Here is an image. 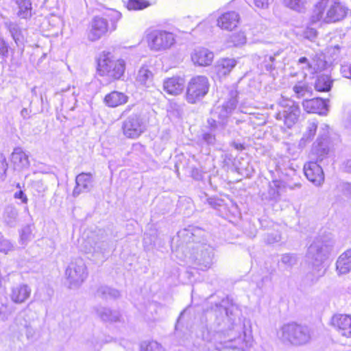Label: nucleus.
Listing matches in <instances>:
<instances>
[{"mask_svg": "<svg viewBox=\"0 0 351 351\" xmlns=\"http://www.w3.org/2000/svg\"><path fill=\"white\" fill-rule=\"evenodd\" d=\"M213 326L202 332L204 351L221 348L245 350L252 346V337L247 335L245 325L241 320L240 311L237 306H217Z\"/></svg>", "mask_w": 351, "mask_h": 351, "instance_id": "f257e3e1", "label": "nucleus"}, {"mask_svg": "<svg viewBox=\"0 0 351 351\" xmlns=\"http://www.w3.org/2000/svg\"><path fill=\"white\" fill-rule=\"evenodd\" d=\"M204 234V230L195 226H189L178 233V237L182 239L186 243L196 242L195 245L189 247L193 251L190 258L194 260L201 269H206L210 267L213 256V248L210 245L197 241Z\"/></svg>", "mask_w": 351, "mask_h": 351, "instance_id": "f03ea898", "label": "nucleus"}, {"mask_svg": "<svg viewBox=\"0 0 351 351\" xmlns=\"http://www.w3.org/2000/svg\"><path fill=\"white\" fill-rule=\"evenodd\" d=\"M330 247L331 242L324 241L321 239H315L308 247L306 258L312 265V269L306 275L307 281L313 283L324 275L326 269L322 263L328 254Z\"/></svg>", "mask_w": 351, "mask_h": 351, "instance_id": "7ed1b4c3", "label": "nucleus"}, {"mask_svg": "<svg viewBox=\"0 0 351 351\" xmlns=\"http://www.w3.org/2000/svg\"><path fill=\"white\" fill-rule=\"evenodd\" d=\"M348 9L340 2L333 0H321L313 10L311 21L315 23L323 21L334 23L342 20L347 14Z\"/></svg>", "mask_w": 351, "mask_h": 351, "instance_id": "20e7f679", "label": "nucleus"}, {"mask_svg": "<svg viewBox=\"0 0 351 351\" xmlns=\"http://www.w3.org/2000/svg\"><path fill=\"white\" fill-rule=\"evenodd\" d=\"M278 337L285 343L301 346L309 342L311 333L307 326L290 322L280 328Z\"/></svg>", "mask_w": 351, "mask_h": 351, "instance_id": "39448f33", "label": "nucleus"}, {"mask_svg": "<svg viewBox=\"0 0 351 351\" xmlns=\"http://www.w3.org/2000/svg\"><path fill=\"white\" fill-rule=\"evenodd\" d=\"M125 63L121 59L115 60L110 52L103 51L97 59V73L108 80H119L123 75Z\"/></svg>", "mask_w": 351, "mask_h": 351, "instance_id": "423d86ee", "label": "nucleus"}, {"mask_svg": "<svg viewBox=\"0 0 351 351\" xmlns=\"http://www.w3.org/2000/svg\"><path fill=\"white\" fill-rule=\"evenodd\" d=\"M82 248L85 253L95 258H100L109 252L110 244L105 232L99 230L87 235L82 244Z\"/></svg>", "mask_w": 351, "mask_h": 351, "instance_id": "0eeeda50", "label": "nucleus"}, {"mask_svg": "<svg viewBox=\"0 0 351 351\" xmlns=\"http://www.w3.org/2000/svg\"><path fill=\"white\" fill-rule=\"evenodd\" d=\"M278 105L280 109L276 114V119L282 121L287 128H291L298 122L300 116L301 111L298 104L292 99L282 97L278 101Z\"/></svg>", "mask_w": 351, "mask_h": 351, "instance_id": "6e6552de", "label": "nucleus"}, {"mask_svg": "<svg viewBox=\"0 0 351 351\" xmlns=\"http://www.w3.org/2000/svg\"><path fill=\"white\" fill-rule=\"evenodd\" d=\"M66 282L70 289L80 287L88 277L86 265L82 258L71 261L65 270Z\"/></svg>", "mask_w": 351, "mask_h": 351, "instance_id": "1a4fd4ad", "label": "nucleus"}, {"mask_svg": "<svg viewBox=\"0 0 351 351\" xmlns=\"http://www.w3.org/2000/svg\"><path fill=\"white\" fill-rule=\"evenodd\" d=\"M146 40L148 47L153 51L167 50L176 43V37L173 33L161 29L149 31Z\"/></svg>", "mask_w": 351, "mask_h": 351, "instance_id": "9d476101", "label": "nucleus"}, {"mask_svg": "<svg viewBox=\"0 0 351 351\" xmlns=\"http://www.w3.org/2000/svg\"><path fill=\"white\" fill-rule=\"evenodd\" d=\"M210 83L207 77L197 75L191 79L186 90V100L191 104H195L204 97L208 93Z\"/></svg>", "mask_w": 351, "mask_h": 351, "instance_id": "9b49d317", "label": "nucleus"}, {"mask_svg": "<svg viewBox=\"0 0 351 351\" xmlns=\"http://www.w3.org/2000/svg\"><path fill=\"white\" fill-rule=\"evenodd\" d=\"M146 128L147 122L145 119L137 114L128 117L122 125L124 135L130 138L138 137L145 131Z\"/></svg>", "mask_w": 351, "mask_h": 351, "instance_id": "f8f14e48", "label": "nucleus"}, {"mask_svg": "<svg viewBox=\"0 0 351 351\" xmlns=\"http://www.w3.org/2000/svg\"><path fill=\"white\" fill-rule=\"evenodd\" d=\"M116 27L114 22L112 23L111 27L110 28L106 19L95 16L90 23L87 38L91 42L97 41L104 36L109 29L114 31L116 29Z\"/></svg>", "mask_w": 351, "mask_h": 351, "instance_id": "ddd939ff", "label": "nucleus"}, {"mask_svg": "<svg viewBox=\"0 0 351 351\" xmlns=\"http://www.w3.org/2000/svg\"><path fill=\"white\" fill-rule=\"evenodd\" d=\"M330 324L341 335L351 337V315L335 314L330 319Z\"/></svg>", "mask_w": 351, "mask_h": 351, "instance_id": "4468645a", "label": "nucleus"}, {"mask_svg": "<svg viewBox=\"0 0 351 351\" xmlns=\"http://www.w3.org/2000/svg\"><path fill=\"white\" fill-rule=\"evenodd\" d=\"M306 178L315 186H320L324 181L322 168L317 162H308L304 166Z\"/></svg>", "mask_w": 351, "mask_h": 351, "instance_id": "2eb2a0df", "label": "nucleus"}, {"mask_svg": "<svg viewBox=\"0 0 351 351\" xmlns=\"http://www.w3.org/2000/svg\"><path fill=\"white\" fill-rule=\"evenodd\" d=\"M302 107L308 113H317L326 115L328 111L326 100L319 97L305 99L302 101Z\"/></svg>", "mask_w": 351, "mask_h": 351, "instance_id": "dca6fc26", "label": "nucleus"}, {"mask_svg": "<svg viewBox=\"0 0 351 351\" xmlns=\"http://www.w3.org/2000/svg\"><path fill=\"white\" fill-rule=\"evenodd\" d=\"M237 93L232 91L230 95V98L226 101L221 106H219L216 110V113L218 114L219 119L223 123L226 121L235 110L237 106Z\"/></svg>", "mask_w": 351, "mask_h": 351, "instance_id": "f3484780", "label": "nucleus"}, {"mask_svg": "<svg viewBox=\"0 0 351 351\" xmlns=\"http://www.w3.org/2000/svg\"><path fill=\"white\" fill-rule=\"evenodd\" d=\"M239 22V14L234 11H231L223 13L218 18L217 25L222 29L232 31L237 27Z\"/></svg>", "mask_w": 351, "mask_h": 351, "instance_id": "a211bd4d", "label": "nucleus"}, {"mask_svg": "<svg viewBox=\"0 0 351 351\" xmlns=\"http://www.w3.org/2000/svg\"><path fill=\"white\" fill-rule=\"evenodd\" d=\"M10 160L14 169L17 170L28 169L30 165L29 155L20 147L14 149Z\"/></svg>", "mask_w": 351, "mask_h": 351, "instance_id": "6ab92c4d", "label": "nucleus"}, {"mask_svg": "<svg viewBox=\"0 0 351 351\" xmlns=\"http://www.w3.org/2000/svg\"><path fill=\"white\" fill-rule=\"evenodd\" d=\"M184 79L178 76L167 78L163 82L164 90L172 95L181 94L184 90Z\"/></svg>", "mask_w": 351, "mask_h": 351, "instance_id": "aec40b11", "label": "nucleus"}, {"mask_svg": "<svg viewBox=\"0 0 351 351\" xmlns=\"http://www.w3.org/2000/svg\"><path fill=\"white\" fill-rule=\"evenodd\" d=\"M191 56L194 64L201 66L210 65L214 58L213 53L205 48L195 49Z\"/></svg>", "mask_w": 351, "mask_h": 351, "instance_id": "412c9836", "label": "nucleus"}, {"mask_svg": "<svg viewBox=\"0 0 351 351\" xmlns=\"http://www.w3.org/2000/svg\"><path fill=\"white\" fill-rule=\"evenodd\" d=\"M237 61L234 58H221L215 65V71L219 77H223L230 73L236 66Z\"/></svg>", "mask_w": 351, "mask_h": 351, "instance_id": "4be33fe9", "label": "nucleus"}, {"mask_svg": "<svg viewBox=\"0 0 351 351\" xmlns=\"http://www.w3.org/2000/svg\"><path fill=\"white\" fill-rule=\"evenodd\" d=\"M92 175L88 173H82L75 179L76 186L74 188L73 195L76 197L82 192L88 191L92 187Z\"/></svg>", "mask_w": 351, "mask_h": 351, "instance_id": "5701e85b", "label": "nucleus"}, {"mask_svg": "<svg viewBox=\"0 0 351 351\" xmlns=\"http://www.w3.org/2000/svg\"><path fill=\"white\" fill-rule=\"evenodd\" d=\"M31 289L27 285H18L12 288L10 298L16 304H21L27 300L31 294Z\"/></svg>", "mask_w": 351, "mask_h": 351, "instance_id": "b1692460", "label": "nucleus"}, {"mask_svg": "<svg viewBox=\"0 0 351 351\" xmlns=\"http://www.w3.org/2000/svg\"><path fill=\"white\" fill-rule=\"evenodd\" d=\"M128 99L125 93L114 90L105 96L104 102L108 107L116 108L126 104Z\"/></svg>", "mask_w": 351, "mask_h": 351, "instance_id": "393cba45", "label": "nucleus"}, {"mask_svg": "<svg viewBox=\"0 0 351 351\" xmlns=\"http://www.w3.org/2000/svg\"><path fill=\"white\" fill-rule=\"evenodd\" d=\"M336 268L339 274H346L351 271V249L346 251L338 258Z\"/></svg>", "mask_w": 351, "mask_h": 351, "instance_id": "a878e982", "label": "nucleus"}, {"mask_svg": "<svg viewBox=\"0 0 351 351\" xmlns=\"http://www.w3.org/2000/svg\"><path fill=\"white\" fill-rule=\"evenodd\" d=\"M95 311L97 315L104 322H116L119 321L121 317L119 311H111L106 307L99 306Z\"/></svg>", "mask_w": 351, "mask_h": 351, "instance_id": "bb28decb", "label": "nucleus"}, {"mask_svg": "<svg viewBox=\"0 0 351 351\" xmlns=\"http://www.w3.org/2000/svg\"><path fill=\"white\" fill-rule=\"evenodd\" d=\"M154 78L152 71L147 66H142L136 76V81L142 86L149 87L152 85Z\"/></svg>", "mask_w": 351, "mask_h": 351, "instance_id": "cd10ccee", "label": "nucleus"}, {"mask_svg": "<svg viewBox=\"0 0 351 351\" xmlns=\"http://www.w3.org/2000/svg\"><path fill=\"white\" fill-rule=\"evenodd\" d=\"M18 216L17 209L13 206H8L5 208L3 211V222L9 227H15L18 222Z\"/></svg>", "mask_w": 351, "mask_h": 351, "instance_id": "c85d7f7f", "label": "nucleus"}, {"mask_svg": "<svg viewBox=\"0 0 351 351\" xmlns=\"http://www.w3.org/2000/svg\"><path fill=\"white\" fill-rule=\"evenodd\" d=\"M325 141L322 137H318L316 142L313 144V152L317 155V162H322L328 154L329 148L324 142Z\"/></svg>", "mask_w": 351, "mask_h": 351, "instance_id": "c756f323", "label": "nucleus"}, {"mask_svg": "<svg viewBox=\"0 0 351 351\" xmlns=\"http://www.w3.org/2000/svg\"><path fill=\"white\" fill-rule=\"evenodd\" d=\"M298 65H302L301 69L303 71H308L310 72H317L324 69L326 66V62L320 60L317 63H311L306 57L299 58L298 61Z\"/></svg>", "mask_w": 351, "mask_h": 351, "instance_id": "7c9ffc66", "label": "nucleus"}, {"mask_svg": "<svg viewBox=\"0 0 351 351\" xmlns=\"http://www.w3.org/2000/svg\"><path fill=\"white\" fill-rule=\"evenodd\" d=\"M293 90L297 98L313 96L311 86L305 82H298L293 87Z\"/></svg>", "mask_w": 351, "mask_h": 351, "instance_id": "2f4dec72", "label": "nucleus"}, {"mask_svg": "<svg viewBox=\"0 0 351 351\" xmlns=\"http://www.w3.org/2000/svg\"><path fill=\"white\" fill-rule=\"evenodd\" d=\"M332 82L328 75H319L315 80V89L319 92H328L331 88Z\"/></svg>", "mask_w": 351, "mask_h": 351, "instance_id": "473e14b6", "label": "nucleus"}, {"mask_svg": "<svg viewBox=\"0 0 351 351\" xmlns=\"http://www.w3.org/2000/svg\"><path fill=\"white\" fill-rule=\"evenodd\" d=\"M282 3L286 8L299 13L306 10L307 0H283Z\"/></svg>", "mask_w": 351, "mask_h": 351, "instance_id": "72a5a7b5", "label": "nucleus"}, {"mask_svg": "<svg viewBox=\"0 0 351 351\" xmlns=\"http://www.w3.org/2000/svg\"><path fill=\"white\" fill-rule=\"evenodd\" d=\"M5 26L8 29L12 38L16 45L22 43L23 40V34L21 28L18 24L13 22L5 23Z\"/></svg>", "mask_w": 351, "mask_h": 351, "instance_id": "f704fd0d", "label": "nucleus"}, {"mask_svg": "<svg viewBox=\"0 0 351 351\" xmlns=\"http://www.w3.org/2000/svg\"><path fill=\"white\" fill-rule=\"evenodd\" d=\"M16 2L19 7V16L22 19L30 17L32 15V3L30 0H16Z\"/></svg>", "mask_w": 351, "mask_h": 351, "instance_id": "c9c22d12", "label": "nucleus"}, {"mask_svg": "<svg viewBox=\"0 0 351 351\" xmlns=\"http://www.w3.org/2000/svg\"><path fill=\"white\" fill-rule=\"evenodd\" d=\"M97 295L106 300L116 299L120 296V293L117 289L107 286H103L97 290Z\"/></svg>", "mask_w": 351, "mask_h": 351, "instance_id": "e433bc0d", "label": "nucleus"}, {"mask_svg": "<svg viewBox=\"0 0 351 351\" xmlns=\"http://www.w3.org/2000/svg\"><path fill=\"white\" fill-rule=\"evenodd\" d=\"M317 128V123L315 121H308L306 130L300 140L301 143H306L313 139Z\"/></svg>", "mask_w": 351, "mask_h": 351, "instance_id": "4c0bfd02", "label": "nucleus"}, {"mask_svg": "<svg viewBox=\"0 0 351 351\" xmlns=\"http://www.w3.org/2000/svg\"><path fill=\"white\" fill-rule=\"evenodd\" d=\"M140 351H165V349L156 341H145L141 343Z\"/></svg>", "mask_w": 351, "mask_h": 351, "instance_id": "58836bf2", "label": "nucleus"}, {"mask_svg": "<svg viewBox=\"0 0 351 351\" xmlns=\"http://www.w3.org/2000/svg\"><path fill=\"white\" fill-rule=\"evenodd\" d=\"M149 5V3L146 0H129L128 8L129 10H138L144 9Z\"/></svg>", "mask_w": 351, "mask_h": 351, "instance_id": "ea45409f", "label": "nucleus"}, {"mask_svg": "<svg viewBox=\"0 0 351 351\" xmlns=\"http://www.w3.org/2000/svg\"><path fill=\"white\" fill-rule=\"evenodd\" d=\"M281 263L287 267L291 268L298 263L296 255L292 254H285L282 255Z\"/></svg>", "mask_w": 351, "mask_h": 351, "instance_id": "a19ab883", "label": "nucleus"}, {"mask_svg": "<svg viewBox=\"0 0 351 351\" xmlns=\"http://www.w3.org/2000/svg\"><path fill=\"white\" fill-rule=\"evenodd\" d=\"M12 311L5 302H0V322H5L11 315Z\"/></svg>", "mask_w": 351, "mask_h": 351, "instance_id": "79ce46f5", "label": "nucleus"}, {"mask_svg": "<svg viewBox=\"0 0 351 351\" xmlns=\"http://www.w3.org/2000/svg\"><path fill=\"white\" fill-rule=\"evenodd\" d=\"M32 231L30 227L26 226L21 230L20 242L22 245H26L32 239Z\"/></svg>", "mask_w": 351, "mask_h": 351, "instance_id": "37998d69", "label": "nucleus"}, {"mask_svg": "<svg viewBox=\"0 0 351 351\" xmlns=\"http://www.w3.org/2000/svg\"><path fill=\"white\" fill-rule=\"evenodd\" d=\"M231 42L234 46L242 45L246 42V37L243 32L234 34L230 36Z\"/></svg>", "mask_w": 351, "mask_h": 351, "instance_id": "c03bdc74", "label": "nucleus"}, {"mask_svg": "<svg viewBox=\"0 0 351 351\" xmlns=\"http://www.w3.org/2000/svg\"><path fill=\"white\" fill-rule=\"evenodd\" d=\"M7 169L8 163L5 157L2 153H0V181L5 179Z\"/></svg>", "mask_w": 351, "mask_h": 351, "instance_id": "a18cd8bd", "label": "nucleus"}, {"mask_svg": "<svg viewBox=\"0 0 351 351\" xmlns=\"http://www.w3.org/2000/svg\"><path fill=\"white\" fill-rule=\"evenodd\" d=\"M273 1L274 0H252V5L257 9L267 10Z\"/></svg>", "mask_w": 351, "mask_h": 351, "instance_id": "49530a36", "label": "nucleus"}, {"mask_svg": "<svg viewBox=\"0 0 351 351\" xmlns=\"http://www.w3.org/2000/svg\"><path fill=\"white\" fill-rule=\"evenodd\" d=\"M13 250V245L10 241L0 238V252L7 254Z\"/></svg>", "mask_w": 351, "mask_h": 351, "instance_id": "de8ad7c7", "label": "nucleus"}, {"mask_svg": "<svg viewBox=\"0 0 351 351\" xmlns=\"http://www.w3.org/2000/svg\"><path fill=\"white\" fill-rule=\"evenodd\" d=\"M0 55L6 58L9 55V46L8 44L4 40L3 38L0 37Z\"/></svg>", "mask_w": 351, "mask_h": 351, "instance_id": "09e8293b", "label": "nucleus"}, {"mask_svg": "<svg viewBox=\"0 0 351 351\" xmlns=\"http://www.w3.org/2000/svg\"><path fill=\"white\" fill-rule=\"evenodd\" d=\"M202 139L208 145H214L215 143V136L211 133L203 134Z\"/></svg>", "mask_w": 351, "mask_h": 351, "instance_id": "8fccbe9b", "label": "nucleus"}, {"mask_svg": "<svg viewBox=\"0 0 351 351\" xmlns=\"http://www.w3.org/2000/svg\"><path fill=\"white\" fill-rule=\"evenodd\" d=\"M341 169L347 173H351V158L344 160L340 167Z\"/></svg>", "mask_w": 351, "mask_h": 351, "instance_id": "3c124183", "label": "nucleus"}, {"mask_svg": "<svg viewBox=\"0 0 351 351\" xmlns=\"http://www.w3.org/2000/svg\"><path fill=\"white\" fill-rule=\"evenodd\" d=\"M340 71L344 77L351 79V65H343Z\"/></svg>", "mask_w": 351, "mask_h": 351, "instance_id": "603ef678", "label": "nucleus"}, {"mask_svg": "<svg viewBox=\"0 0 351 351\" xmlns=\"http://www.w3.org/2000/svg\"><path fill=\"white\" fill-rule=\"evenodd\" d=\"M280 186V182L278 180H274L270 184L269 187L270 190L272 191L271 194L273 196L278 195V188Z\"/></svg>", "mask_w": 351, "mask_h": 351, "instance_id": "864d4df0", "label": "nucleus"}, {"mask_svg": "<svg viewBox=\"0 0 351 351\" xmlns=\"http://www.w3.org/2000/svg\"><path fill=\"white\" fill-rule=\"evenodd\" d=\"M34 188L38 193H43L47 189L46 186L43 184V182L41 180L34 182Z\"/></svg>", "mask_w": 351, "mask_h": 351, "instance_id": "5fc2aeb1", "label": "nucleus"}, {"mask_svg": "<svg viewBox=\"0 0 351 351\" xmlns=\"http://www.w3.org/2000/svg\"><path fill=\"white\" fill-rule=\"evenodd\" d=\"M280 236L278 234H269L267 236V238L266 239V241L269 243V244H271V243H276V242H278L280 241Z\"/></svg>", "mask_w": 351, "mask_h": 351, "instance_id": "6e6d98bb", "label": "nucleus"}, {"mask_svg": "<svg viewBox=\"0 0 351 351\" xmlns=\"http://www.w3.org/2000/svg\"><path fill=\"white\" fill-rule=\"evenodd\" d=\"M14 197L16 199H21L23 203H27V197L26 195L23 193V191H22L21 190H20L19 191H16L14 193Z\"/></svg>", "mask_w": 351, "mask_h": 351, "instance_id": "4d7b16f0", "label": "nucleus"}, {"mask_svg": "<svg viewBox=\"0 0 351 351\" xmlns=\"http://www.w3.org/2000/svg\"><path fill=\"white\" fill-rule=\"evenodd\" d=\"M316 36H317V31L315 29H313V28L309 29L305 32V37L310 40H313V39L315 38Z\"/></svg>", "mask_w": 351, "mask_h": 351, "instance_id": "13d9d810", "label": "nucleus"}, {"mask_svg": "<svg viewBox=\"0 0 351 351\" xmlns=\"http://www.w3.org/2000/svg\"><path fill=\"white\" fill-rule=\"evenodd\" d=\"M30 113L31 110L25 108H23L21 111V115L25 119H29L30 117Z\"/></svg>", "mask_w": 351, "mask_h": 351, "instance_id": "bf43d9fd", "label": "nucleus"}, {"mask_svg": "<svg viewBox=\"0 0 351 351\" xmlns=\"http://www.w3.org/2000/svg\"><path fill=\"white\" fill-rule=\"evenodd\" d=\"M111 16L115 21H118L121 19V14L118 11L112 10L111 12Z\"/></svg>", "mask_w": 351, "mask_h": 351, "instance_id": "052dcab7", "label": "nucleus"}, {"mask_svg": "<svg viewBox=\"0 0 351 351\" xmlns=\"http://www.w3.org/2000/svg\"><path fill=\"white\" fill-rule=\"evenodd\" d=\"M232 146L237 150H242L244 149V147L242 144L238 143H232Z\"/></svg>", "mask_w": 351, "mask_h": 351, "instance_id": "680f3d73", "label": "nucleus"}, {"mask_svg": "<svg viewBox=\"0 0 351 351\" xmlns=\"http://www.w3.org/2000/svg\"><path fill=\"white\" fill-rule=\"evenodd\" d=\"M132 106H128L127 108L123 111L121 116H124L127 114L132 109Z\"/></svg>", "mask_w": 351, "mask_h": 351, "instance_id": "e2e57ef3", "label": "nucleus"}, {"mask_svg": "<svg viewBox=\"0 0 351 351\" xmlns=\"http://www.w3.org/2000/svg\"><path fill=\"white\" fill-rule=\"evenodd\" d=\"M347 127L351 129V112L347 119Z\"/></svg>", "mask_w": 351, "mask_h": 351, "instance_id": "0e129e2a", "label": "nucleus"}, {"mask_svg": "<svg viewBox=\"0 0 351 351\" xmlns=\"http://www.w3.org/2000/svg\"><path fill=\"white\" fill-rule=\"evenodd\" d=\"M265 67H266L267 71H270V70H272L274 69L272 64H266Z\"/></svg>", "mask_w": 351, "mask_h": 351, "instance_id": "69168bd1", "label": "nucleus"}, {"mask_svg": "<svg viewBox=\"0 0 351 351\" xmlns=\"http://www.w3.org/2000/svg\"><path fill=\"white\" fill-rule=\"evenodd\" d=\"M274 56H268V60H269V62H273L274 61Z\"/></svg>", "mask_w": 351, "mask_h": 351, "instance_id": "338daca9", "label": "nucleus"}]
</instances>
